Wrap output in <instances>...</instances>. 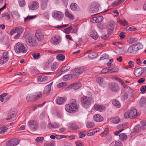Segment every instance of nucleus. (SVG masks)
Here are the masks:
<instances>
[{"label":"nucleus","instance_id":"1","mask_svg":"<svg viewBox=\"0 0 146 146\" xmlns=\"http://www.w3.org/2000/svg\"><path fill=\"white\" fill-rule=\"evenodd\" d=\"M79 107L78 101L76 99H72L70 104L66 105L65 109L68 112L71 113L78 111Z\"/></svg>","mask_w":146,"mask_h":146},{"label":"nucleus","instance_id":"2","mask_svg":"<svg viewBox=\"0 0 146 146\" xmlns=\"http://www.w3.org/2000/svg\"><path fill=\"white\" fill-rule=\"evenodd\" d=\"M82 106L84 108H89L94 103V100L92 96H88L83 95L80 98Z\"/></svg>","mask_w":146,"mask_h":146},{"label":"nucleus","instance_id":"3","mask_svg":"<svg viewBox=\"0 0 146 146\" xmlns=\"http://www.w3.org/2000/svg\"><path fill=\"white\" fill-rule=\"evenodd\" d=\"M16 54L25 53L28 50L26 44L21 42H18L14 46Z\"/></svg>","mask_w":146,"mask_h":146},{"label":"nucleus","instance_id":"4","mask_svg":"<svg viewBox=\"0 0 146 146\" xmlns=\"http://www.w3.org/2000/svg\"><path fill=\"white\" fill-rule=\"evenodd\" d=\"M25 38L27 45L31 47H35L37 45L36 39L33 35H27L25 36Z\"/></svg>","mask_w":146,"mask_h":146},{"label":"nucleus","instance_id":"5","mask_svg":"<svg viewBox=\"0 0 146 146\" xmlns=\"http://www.w3.org/2000/svg\"><path fill=\"white\" fill-rule=\"evenodd\" d=\"M51 15L52 17L58 21H62L64 17L63 13L60 11L54 10L52 13Z\"/></svg>","mask_w":146,"mask_h":146},{"label":"nucleus","instance_id":"6","mask_svg":"<svg viewBox=\"0 0 146 146\" xmlns=\"http://www.w3.org/2000/svg\"><path fill=\"white\" fill-rule=\"evenodd\" d=\"M84 71V67H79L72 70L71 73L73 74L74 78H78V76L82 74Z\"/></svg>","mask_w":146,"mask_h":146},{"label":"nucleus","instance_id":"7","mask_svg":"<svg viewBox=\"0 0 146 146\" xmlns=\"http://www.w3.org/2000/svg\"><path fill=\"white\" fill-rule=\"evenodd\" d=\"M28 126L32 131H35L38 128V122L35 120H30L28 122Z\"/></svg>","mask_w":146,"mask_h":146},{"label":"nucleus","instance_id":"8","mask_svg":"<svg viewBox=\"0 0 146 146\" xmlns=\"http://www.w3.org/2000/svg\"><path fill=\"white\" fill-rule=\"evenodd\" d=\"M41 96V92L35 93L33 95H28L27 97V100L29 102L38 99Z\"/></svg>","mask_w":146,"mask_h":146},{"label":"nucleus","instance_id":"9","mask_svg":"<svg viewBox=\"0 0 146 146\" xmlns=\"http://www.w3.org/2000/svg\"><path fill=\"white\" fill-rule=\"evenodd\" d=\"M61 40V38L59 36H55L52 38L50 42L52 44L57 45L60 42Z\"/></svg>","mask_w":146,"mask_h":146},{"label":"nucleus","instance_id":"10","mask_svg":"<svg viewBox=\"0 0 146 146\" xmlns=\"http://www.w3.org/2000/svg\"><path fill=\"white\" fill-rule=\"evenodd\" d=\"M39 4L36 1H33L30 2L29 5V7L30 10H35L37 9L39 7Z\"/></svg>","mask_w":146,"mask_h":146},{"label":"nucleus","instance_id":"11","mask_svg":"<svg viewBox=\"0 0 146 146\" xmlns=\"http://www.w3.org/2000/svg\"><path fill=\"white\" fill-rule=\"evenodd\" d=\"M3 57L0 59V64H4L7 62L9 59L8 53L5 52L3 54Z\"/></svg>","mask_w":146,"mask_h":146},{"label":"nucleus","instance_id":"12","mask_svg":"<svg viewBox=\"0 0 146 146\" xmlns=\"http://www.w3.org/2000/svg\"><path fill=\"white\" fill-rule=\"evenodd\" d=\"M19 140L17 138L11 139L9 141L7 145V146H16L19 143Z\"/></svg>","mask_w":146,"mask_h":146},{"label":"nucleus","instance_id":"13","mask_svg":"<svg viewBox=\"0 0 146 146\" xmlns=\"http://www.w3.org/2000/svg\"><path fill=\"white\" fill-rule=\"evenodd\" d=\"M16 117V113L15 111L12 110L9 111L8 117L6 120L11 121V120H13L15 119Z\"/></svg>","mask_w":146,"mask_h":146},{"label":"nucleus","instance_id":"14","mask_svg":"<svg viewBox=\"0 0 146 146\" xmlns=\"http://www.w3.org/2000/svg\"><path fill=\"white\" fill-rule=\"evenodd\" d=\"M35 36L38 41H41L44 38V35L42 32L40 30L36 31Z\"/></svg>","mask_w":146,"mask_h":146},{"label":"nucleus","instance_id":"15","mask_svg":"<svg viewBox=\"0 0 146 146\" xmlns=\"http://www.w3.org/2000/svg\"><path fill=\"white\" fill-rule=\"evenodd\" d=\"M52 83L53 82L45 87L43 92V93L44 94L47 96L50 93L51 90V86Z\"/></svg>","mask_w":146,"mask_h":146},{"label":"nucleus","instance_id":"16","mask_svg":"<svg viewBox=\"0 0 146 146\" xmlns=\"http://www.w3.org/2000/svg\"><path fill=\"white\" fill-rule=\"evenodd\" d=\"M66 100V98L65 97L63 98L58 97L56 98V102L57 104L58 105H62L64 104Z\"/></svg>","mask_w":146,"mask_h":146},{"label":"nucleus","instance_id":"17","mask_svg":"<svg viewBox=\"0 0 146 146\" xmlns=\"http://www.w3.org/2000/svg\"><path fill=\"white\" fill-rule=\"evenodd\" d=\"M129 118H132L137 115V110L134 108H131L130 110Z\"/></svg>","mask_w":146,"mask_h":146},{"label":"nucleus","instance_id":"18","mask_svg":"<svg viewBox=\"0 0 146 146\" xmlns=\"http://www.w3.org/2000/svg\"><path fill=\"white\" fill-rule=\"evenodd\" d=\"M81 86V84L80 83L78 82L70 85L69 87L73 89L76 90L79 88Z\"/></svg>","mask_w":146,"mask_h":146},{"label":"nucleus","instance_id":"19","mask_svg":"<svg viewBox=\"0 0 146 146\" xmlns=\"http://www.w3.org/2000/svg\"><path fill=\"white\" fill-rule=\"evenodd\" d=\"M104 106L103 105L96 104L94 105V110L99 111H103L104 110Z\"/></svg>","mask_w":146,"mask_h":146},{"label":"nucleus","instance_id":"20","mask_svg":"<svg viewBox=\"0 0 146 146\" xmlns=\"http://www.w3.org/2000/svg\"><path fill=\"white\" fill-rule=\"evenodd\" d=\"M142 69L141 68H139L134 70V74L137 77L140 76L143 73Z\"/></svg>","mask_w":146,"mask_h":146},{"label":"nucleus","instance_id":"21","mask_svg":"<svg viewBox=\"0 0 146 146\" xmlns=\"http://www.w3.org/2000/svg\"><path fill=\"white\" fill-rule=\"evenodd\" d=\"M136 48L134 45L131 46L128 48L127 52L129 53H135L137 51Z\"/></svg>","mask_w":146,"mask_h":146},{"label":"nucleus","instance_id":"22","mask_svg":"<svg viewBox=\"0 0 146 146\" xmlns=\"http://www.w3.org/2000/svg\"><path fill=\"white\" fill-rule=\"evenodd\" d=\"M94 120L97 122H100L102 121L103 120V117L98 114H96L94 116Z\"/></svg>","mask_w":146,"mask_h":146},{"label":"nucleus","instance_id":"23","mask_svg":"<svg viewBox=\"0 0 146 146\" xmlns=\"http://www.w3.org/2000/svg\"><path fill=\"white\" fill-rule=\"evenodd\" d=\"M110 86V88L112 91L116 92L119 89L118 85L115 83H111Z\"/></svg>","mask_w":146,"mask_h":146},{"label":"nucleus","instance_id":"24","mask_svg":"<svg viewBox=\"0 0 146 146\" xmlns=\"http://www.w3.org/2000/svg\"><path fill=\"white\" fill-rule=\"evenodd\" d=\"M98 7L95 6V4H94L90 7L89 9V11L92 13H96L98 11Z\"/></svg>","mask_w":146,"mask_h":146},{"label":"nucleus","instance_id":"25","mask_svg":"<svg viewBox=\"0 0 146 146\" xmlns=\"http://www.w3.org/2000/svg\"><path fill=\"white\" fill-rule=\"evenodd\" d=\"M70 8L72 11H79L80 10V7H78L77 5L75 3H72L70 5Z\"/></svg>","mask_w":146,"mask_h":146},{"label":"nucleus","instance_id":"26","mask_svg":"<svg viewBox=\"0 0 146 146\" xmlns=\"http://www.w3.org/2000/svg\"><path fill=\"white\" fill-rule=\"evenodd\" d=\"M37 15H28L25 18L24 22H28L32 19H34L37 17Z\"/></svg>","mask_w":146,"mask_h":146},{"label":"nucleus","instance_id":"27","mask_svg":"<svg viewBox=\"0 0 146 146\" xmlns=\"http://www.w3.org/2000/svg\"><path fill=\"white\" fill-rule=\"evenodd\" d=\"M71 79H75L73 76V74L71 73V74L65 75L63 77V80L65 81H67Z\"/></svg>","mask_w":146,"mask_h":146},{"label":"nucleus","instance_id":"28","mask_svg":"<svg viewBox=\"0 0 146 146\" xmlns=\"http://www.w3.org/2000/svg\"><path fill=\"white\" fill-rule=\"evenodd\" d=\"M113 105L117 108H120L121 104L120 102L116 99L113 100L112 102Z\"/></svg>","mask_w":146,"mask_h":146},{"label":"nucleus","instance_id":"29","mask_svg":"<svg viewBox=\"0 0 146 146\" xmlns=\"http://www.w3.org/2000/svg\"><path fill=\"white\" fill-rule=\"evenodd\" d=\"M90 36L94 39H96L98 38V35L94 31H91L90 33Z\"/></svg>","mask_w":146,"mask_h":146},{"label":"nucleus","instance_id":"30","mask_svg":"<svg viewBox=\"0 0 146 146\" xmlns=\"http://www.w3.org/2000/svg\"><path fill=\"white\" fill-rule=\"evenodd\" d=\"M115 23L113 21H110V34L115 31Z\"/></svg>","mask_w":146,"mask_h":146},{"label":"nucleus","instance_id":"31","mask_svg":"<svg viewBox=\"0 0 146 146\" xmlns=\"http://www.w3.org/2000/svg\"><path fill=\"white\" fill-rule=\"evenodd\" d=\"M98 56L97 53H92L88 55V58L90 60H93L96 58Z\"/></svg>","mask_w":146,"mask_h":146},{"label":"nucleus","instance_id":"32","mask_svg":"<svg viewBox=\"0 0 146 146\" xmlns=\"http://www.w3.org/2000/svg\"><path fill=\"white\" fill-rule=\"evenodd\" d=\"M97 82L101 86H103L105 82L103 79L101 77H98L96 78Z\"/></svg>","mask_w":146,"mask_h":146},{"label":"nucleus","instance_id":"33","mask_svg":"<svg viewBox=\"0 0 146 146\" xmlns=\"http://www.w3.org/2000/svg\"><path fill=\"white\" fill-rule=\"evenodd\" d=\"M65 15L66 17H68L70 19L73 20L74 19V16L70 14L67 10H65Z\"/></svg>","mask_w":146,"mask_h":146},{"label":"nucleus","instance_id":"34","mask_svg":"<svg viewBox=\"0 0 146 146\" xmlns=\"http://www.w3.org/2000/svg\"><path fill=\"white\" fill-rule=\"evenodd\" d=\"M11 14L13 17L15 19H18L20 16L18 13L16 11H12L11 13Z\"/></svg>","mask_w":146,"mask_h":146},{"label":"nucleus","instance_id":"35","mask_svg":"<svg viewBox=\"0 0 146 146\" xmlns=\"http://www.w3.org/2000/svg\"><path fill=\"white\" fill-rule=\"evenodd\" d=\"M56 58L58 60L62 61L64 60L65 56L63 54H58L56 56Z\"/></svg>","mask_w":146,"mask_h":146},{"label":"nucleus","instance_id":"36","mask_svg":"<svg viewBox=\"0 0 146 146\" xmlns=\"http://www.w3.org/2000/svg\"><path fill=\"white\" fill-rule=\"evenodd\" d=\"M47 2L48 1H42L41 4V7L42 10H44L46 8L47 6Z\"/></svg>","mask_w":146,"mask_h":146},{"label":"nucleus","instance_id":"37","mask_svg":"<svg viewBox=\"0 0 146 146\" xmlns=\"http://www.w3.org/2000/svg\"><path fill=\"white\" fill-rule=\"evenodd\" d=\"M48 79L47 76H39L38 77V80L40 82H44L47 80Z\"/></svg>","mask_w":146,"mask_h":146},{"label":"nucleus","instance_id":"38","mask_svg":"<svg viewBox=\"0 0 146 146\" xmlns=\"http://www.w3.org/2000/svg\"><path fill=\"white\" fill-rule=\"evenodd\" d=\"M117 22L120 25L123 26H125L128 24L127 22L125 19L123 20L119 19L118 20Z\"/></svg>","mask_w":146,"mask_h":146},{"label":"nucleus","instance_id":"39","mask_svg":"<svg viewBox=\"0 0 146 146\" xmlns=\"http://www.w3.org/2000/svg\"><path fill=\"white\" fill-rule=\"evenodd\" d=\"M111 122L114 123H118L120 121V118L118 117H116L111 119Z\"/></svg>","mask_w":146,"mask_h":146},{"label":"nucleus","instance_id":"40","mask_svg":"<svg viewBox=\"0 0 146 146\" xmlns=\"http://www.w3.org/2000/svg\"><path fill=\"white\" fill-rule=\"evenodd\" d=\"M127 137V135L124 133H121L119 135V138L121 140L126 139Z\"/></svg>","mask_w":146,"mask_h":146},{"label":"nucleus","instance_id":"41","mask_svg":"<svg viewBox=\"0 0 146 146\" xmlns=\"http://www.w3.org/2000/svg\"><path fill=\"white\" fill-rule=\"evenodd\" d=\"M70 127L72 130H77L79 129V127L75 123H72Z\"/></svg>","mask_w":146,"mask_h":146},{"label":"nucleus","instance_id":"42","mask_svg":"<svg viewBox=\"0 0 146 146\" xmlns=\"http://www.w3.org/2000/svg\"><path fill=\"white\" fill-rule=\"evenodd\" d=\"M72 29V27L70 26L69 27L65 29L64 31L66 34H69L71 33V31Z\"/></svg>","mask_w":146,"mask_h":146},{"label":"nucleus","instance_id":"43","mask_svg":"<svg viewBox=\"0 0 146 146\" xmlns=\"http://www.w3.org/2000/svg\"><path fill=\"white\" fill-rule=\"evenodd\" d=\"M109 131V129L108 128H106L104 131L100 134V135L102 137L106 136L108 134Z\"/></svg>","mask_w":146,"mask_h":146},{"label":"nucleus","instance_id":"44","mask_svg":"<svg viewBox=\"0 0 146 146\" xmlns=\"http://www.w3.org/2000/svg\"><path fill=\"white\" fill-rule=\"evenodd\" d=\"M7 129V127L5 126L2 127L0 128V134H3L4 133L6 132Z\"/></svg>","mask_w":146,"mask_h":146},{"label":"nucleus","instance_id":"45","mask_svg":"<svg viewBox=\"0 0 146 146\" xmlns=\"http://www.w3.org/2000/svg\"><path fill=\"white\" fill-rule=\"evenodd\" d=\"M20 6L23 7L25 6V0H18Z\"/></svg>","mask_w":146,"mask_h":146},{"label":"nucleus","instance_id":"46","mask_svg":"<svg viewBox=\"0 0 146 146\" xmlns=\"http://www.w3.org/2000/svg\"><path fill=\"white\" fill-rule=\"evenodd\" d=\"M134 45L136 47L137 51L139 49H141L143 48V45L139 43H137L136 44Z\"/></svg>","mask_w":146,"mask_h":146},{"label":"nucleus","instance_id":"47","mask_svg":"<svg viewBox=\"0 0 146 146\" xmlns=\"http://www.w3.org/2000/svg\"><path fill=\"white\" fill-rule=\"evenodd\" d=\"M109 56L107 54H103L102 56L100 58L99 61L106 59L108 58Z\"/></svg>","mask_w":146,"mask_h":146},{"label":"nucleus","instance_id":"48","mask_svg":"<svg viewBox=\"0 0 146 146\" xmlns=\"http://www.w3.org/2000/svg\"><path fill=\"white\" fill-rule=\"evenodd\" d=\"M1 16L3 17H5L7 19L9 20L10 18V17L9 14L7 12H5L1 15Z\"/></svg>","mask_w":146,"mask_h":146},{"label":"nucleus","instance_id":"49","mask_svg":"<svg viewBox=\"0 0 146 146\" xmlns=\"http://www.w3.org/2000/svg\"><path fill=\"white\" fill-rule=\"evenodd\" d=\"M86 126L88 128H92L94 127V124L93 122H88L87 123Z\"/></svg>","mask_w":146,"mask_h":146},{"label":"nucleus","instance_id":"50","mask_svg":"<svg viewBox=\"0 0 146 146\" xmlns=\"http://www.w3.org/2000/svg\"><path fill=\"white\" fill-rule=\"evenodd\" d=\"M40 54L39 53H33L32 54V56L35 59H38L40 57Z\"/></svg>","mask_w":146,"mask_h":146},{"label":"nucleus","instance_id":"51","mask_svg":"<svg viewBox=\"0 0 146 146\" xmlns=\"http://www.w3.org/2000/svg\"><path fill=\"white\" fill-rule=\"evenodd\" d=\"M77 26L75 25L73 28L72 27V31L71 32L72 33H76L78 31Z\"/></svg>","mask_w":146,"mask_h":146},{"label":"nucleus","instance_id":"52","mask_svg":"<svg viewBox=\"0 0 146 146\" xmlns=\"http://www.w3.org/2000/svg\"><path fill=\"white\" fill-rule=\"evenodd\" d=\"M16 29L17 33L20 35L23 33L24 31V29L22 28H19L18 27H16Z\"/></svg>","mask_w":146,"mask_h":146},{"label":"nucleus","instance_id":"53","mask_svg":"<svg viewBox=\"0 0 146 146\" xmlns=\"http://www.w3.org/2000/svg\"><path fill=\"white\" fill-rule=\"evenodd\" d=\"M127 41L129 44H132L135 42V38L132 37H130L128 38Z\"/></svg>","mask_w":146,"mask_h":146},{"label":"nucleus","instance_id":"54","mask_svg":"<svg viewBox=\"0 0 146 146\" xmlns=\"http://www.w3.org/2000/svg\"><path fill=\"white\" fill-rule=\"evenodd\" d=\"M70 68V66L67 65L64 66L62 69V71L65 72Z\"/></svg>","mask_w":146,"mask_h":146},{"label":"nucleus","instance_id":"55","mask_svg":"<svg viewBox=\"0 0 146 146\" xmlns=\"http://www.w3.org/2000/svg\"><path fill=\"white\" fill-rule=\"evenodd\" d=\"M44 138L42 137H37L36 139V141L38 142L41 143L43 141Z\"/></svg>","mask_w":146,"mask_h":146},{"label":"nucleus","instance_id":"56","mask_svg":"<svg viewBox=\"0 0 146 146\" xmlns=\"http://www.w3.org/2000/svg\"><path fill=\"white\" fill-rule=\"evenodd\" d=\"M103 19V17L102 16H99L97 17L96 23H99L102 22Z\"/></svg>","mask_w":146,"mask_h":146},{"label":"nucleus","instance_id":"57","mask_svg":"<svg viewBox=\"0 0 146 146\" xmlns=\"http://www.w3.org/2000/svg\"><path fill=\"white\" fill-rule=\"evenodd\" d=\"M119 69L117 68H114L110 69V73L117 72L118 71Z\"/></svg>","mask_w":146,"mask_h":146},{"label":"nucleus","instance_id":"58","mask_svg":"<svg viewBox=\"0 0 146 146\" xmlns=\"http://www.w3.org/2000/svg\"><path fill=\"white\" fill-rule=\"evenodd\" d=\"M66 83L65 82L60 83L57 85V87L59 88L63 87L64 86H66Z\"/></svg>","mask_w":146,"mask_h":146},{"label":"nucleus","instance_id":"59","mask_svg":"<svg viewBox=\"0 0 146 146\" xmlns=\"http://www.w3.org/2000/svg\"><path fill=\"white\" fill-rule=\"evenodd\" d=\"M119 36L121 39H124L125 37V33L123 32H121L119 34Z\"/></svg>","mask_w":146,"mask_h":146},{"label":"nucleus","instance_id":"60","mask_svg":"<svg viewBox=\"0 0 146 146\" xmlns=\"http://www.w3.org/2000/svg\"><path fill=\"white\" fill-rule=\"evenodd\" d=\"M114 146H122V143L120 141H115Z\"/></svg>","mask_w":146,"mask_h":146},{"label":"nucleus","instance_id":"61","mask_svg":"<svg viewBox=\"0 0 146 146\" xmlns=\"http://www.w3.org/2000/svg\"><path fill=\"white\" fill-rule=\"evenodd\" d=\"M94 134L93 133V131L92 129L90 130L87 133V135L88 136H92Z\"/></svg>","mask_w":146,"mask_h":146},{"label":"nucleus","instance_id":"62","mask_svg":"<svg viewBox=\"0 0 146 146\" xmlns=\"http://www.w3.org/2000/svg\"><path fill=\"white\" fill-rule=\"evenodd\" d=\"M146 102V100L145 98H142L140 100V102L141 104H143Z\"/></svg>","mask_w":146,"mask_h":146},{"label":"nucleus","instance_id":"63","mask_svg":"<svg viewBox=\"0 0 146 146\" xmlns=\"http://www.w3.org/2000/svg\"><path fill=\"white\" fill-rule=\"evenodd\" d=\"M146 90V86H143L140 88V91L142 93L144 92Z\"/></svg>","mask_w":146,"mask_h":146},{"label":"nucleus","instance_id":"64","mask_svg":"<svg viewBox=\"0 0 146 146\" xmlns=\"http://www.w3.org/2000/svg\"><path fill=\"white\" fill-rule=\"evenodd\" d=\"M76 146H83L81 141H78L75 143Z\"/></svg>","mask_w":146,"mask_h":146}]
</instances>
